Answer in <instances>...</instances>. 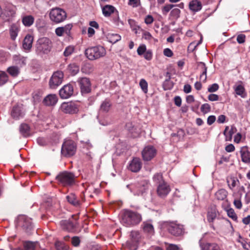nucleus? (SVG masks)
<instances>
[{
  "instance_id": "obj_29",
  "label": "nucleus",
  "mask_w": 250,
  "mask_h": 250,
  "mask_svg": "<svg viewBox=\"0 0 250 250\" xmlns=\"http://www.w3.org/2000/svg\"><path fill=\"white\" fill-rule=\"evenodd\" d=\"M228 191L223 188L219 189L215 194V198L218 200L223 201L225 200V201L228 203V200L227 199L228 196Z\"/></svg>"
},
{
  "instance_id": "obj_21",
  "label": "nucleus",
  "mask_w": 250,
  "mask_h": 250,
  "mask_svg": "<svg viewBox=\"0 0 250 250\" xmlns=\"http://www.w3.org/2000/svg\"><path fill=\"white\" fill-rule=\"evenodd\" d=\"M102 12L103 15L106 17H109L111 14L115 13L117 17V19L119 20V19L118 11L112 5H105L102 8Z\"/></svg>"
},
{
  "instance_id": "obj_54",
  "label": "nucleus",
  "mask_w": 250,
  "mask_h": 250,
  "mask_svg": "<svg viewBox=\"0 0 250 250\" xmlns=\"http://www.w3.org/2000/svg\"><path fill=\"white\" fill-rule=\"evenodd\" d=\"M128 4L133 8L137 7L141 5L140 0H128Z\"/></svg>"
},
{
  "instance_id": "obj_7",
  "label": "nucleus",
  "mask_w": 250,
  "mask_h": 250,
  "mask_svg": "<svg viewBox=\"0 0 250 250\" xmlns=\"http://www.w3.org/2000/svg\"><path fill=\"white\" fill-rule=\"evenodd\" d=\"M36 46L38 51L43 54H47L52 48V42L49 38L42 37L37 41Z\"/></svg>"
},
{
  "instance_id": "obj_26",
  "label": "nucleus",
  "mask_w": 250,
  "mask_h": 250,
  "mask_svg": "<svg viewBox=\"0 0 250 250\" xmlns=\"http://www.w3.org/2000/svg\"><path fill=\"white\" fill-rule=\"evenodd\" d=\"M13 62L18 67H21L26 65V58L20 55H15L13 57Z\"/></svg>"
},
{
  "instance_id": "obj_35",
  "label": "nucleus",
  "mask_w": 250,
  "mask_h": 250,
  "mask_svg": "<svg viewBox=\"0 0 250 250\" xmlns=\"http://www.w3.org/2000/svg\"><path fill=\"white\" fill-rule=\"evenodd\" d=\"M234 88L237 95L240 96L243 98H245L246 97L247 93L244 87L242 85L239 84L234 87Z\"/></svg>"
},
{
  "instance_id": "obj_28",
  "label": "nucleus",
  "mask_w": 250,
  "mask_h": 250,
  "mask_svg": "<svg viewBox=\"0 0 250 250\" xmlns=\"http://www.w3.org/2000/svg\"><path fill=\"white\" fill-rule=\"evenodd\" d=\"M202 8V3L198 0H192L189 3V9L194 12L200 11Z\"/></svg>"
},
{
  "instance_id": "obj_17",
  "label": "nucleus",
  "mask_w": 250,
  "mask_h": 250,
  "mask_svg": "<svg viewBox=\"0 0 250 250\" xmlns=\"http://www.w3.org/2000/svg\"><path fill=\"white\" fill-rule=\"evenodd\" d=\"M170 191V188L169 185L165 182H163L157 186V193L159 196L164 198L165 197Z\"/></svg>"
},
{
  "instance_id": "obj_41",
  "label": "nucleus",
  "mask_w": 250,
  "mask_h": 250,
  "mask_svg": "<svg viewBox=\"0 0 250 250\" xmlns=\"http://www.w3.org/2000/svg\"><path fill=\"white\" fill-rule=\"evenodd\" d=\"M229 129V126H226L225 130L224 131L223 134L225 136L226 141H230L232 139V136L234 132L233 131V128H231L229 132H227Z\"/></svg>"
},
{
  "instance_id": "obj_23",
  "label": "nucleus",
  "mask_w": 250,
  "mask_h": 250,
  "mask_svg": "<svg viewBox=\"0 0 250 250\" xmlns=\"http://www.w3.org/2000/svg\"><path fill=\"white\" fill-rule=\"evenodd\" d=\"M11 115L13 119L18 120L21 117H23L24 112L22 111L21 106L19 105H16L13 107L11 112Z\"/></svg>"
},
{
  "instance_id": "obj_1",
  "label": "nucleus",
  "mask_w": 250,
  "mask_h": 250,
  "mask_svg": "<svg viewBox=\"0 0 250 250\" xmlns=\"http://www.w3.org/2000/svg\"><path fill=\"white\" fill-rule=\"evenodd\" d=\"M121 223L126 227H133L139 224L142 221V214L137 211L124 209L120 213Z\"/></svg>"
},
{
  "instance_id": "obj_61",
  "label": "nucleus",
  "mask_w": 250,
  "mask_h": 250,
  "mask_svg": "<svg viewBox=\"0 0 250 250\" xmlns=\"http://www.w3.org/2000/svg\"><path fill=\"white\" fill-rule=\"evenodd\" d=\"M56 34L59 37L62 36L64 33L62 27H59L55 29Z\"/></svg>"
},
{
  "instance_id": "obj_9",
  "label": "nucleus",
  "mask_w": 250,
  "mask_h": 250,
  "mask_svg": "<svg viewBox=\"0 0 250 250\" xmlns=\"http://www.w3.org/2000/svg\"><path fill=\"white\" fill-rule=\"evenodd\" d=\"M130 239L127 241V246L131 250H136L138 243L141 238L140 232L138 230H132L130 234Z\"/></svg>"
},
{
  "instance_id": "obj_31",
  "label": "nucleus",
  "mask_w": 250,
  "mask_h": 250,
  "mask_svg": "<svg viewBox=\"0 0 250 250\" xmlns=\"http://www.w3.org/2000/svg\"><path fill=\"white\" fill-rule=\"evenodd\" d=\"M111 105L112 104L110 101L109 99H106L100 105V112L107 113L109 111Z\"/></svg>"
},
{
  "instance_id": "obj_16",
  "label": "nucleus",
  "mask_w": 250,
  "mask_h": 250,
  "mask_svg": "<svg viewBox=\"0 0 250 250\" xmlns=\"http://www.w3.org/2000/svg\"><path fill=\"white\" fill-rule=\"evenodd\" d=\"M125 128L133 137L138 136L141 133V127L138 124H133L131 122L126 124Z\"/></svg>"
},
{
  "instance_id": "obj_49",
  "label": "nucleus",
  "mask_w": 250,
  "mask_h": 250,
  "mask_svg": "<svg viewBox=\"0 0 250 250\" xmlns=\"http://www.w3.org/2000/svg\"><path fill=\"white\" fill-rule=\"evenodd\" d=\"M163 86L165 90H170L173 87V83L172 82L168 80H166L164 82Z\"/></svg>"
},
{
  "instance_id": "obj_13",
  "label": "nucleus",
  "mask_w": 250,
  "mask_h": 250,
  "mask_svg": "<svg viewBox=\"0 0 250 250\" xmlns=\"http://www.w3.org/2000/svg\"><path fill=\"white\" fill-rule=\"evenodd\" d=\"M157 150L153 146H146L142 151L143 159L145 161H150L156 155Z\"/></svg>"
},
{
  "instance_id": "obj_45",
  "label": "nucleus",
  "mask_w": 250,
  "mask_h": 250,
  "mask_svg": "<svg viewBox=\"0 0 250 250\" xmlns=\"http://www.w3.org/2000/svg\"><path fill=\"white\" fill-rule=\"evenodd\" d=\"M75 50V47L72 45L67 46L63 52V55L65 57H68L72 54Z\"/></svg>"
},
{
  "instance_id": "obj_60",
  "label": "nucleus",
  "mask_w": 250,
  "mask_h": 250,
  "mask_svg": "<svg viewBox=\"0 0 250 250\" xmlns=\"http://www.w3.org/2000/svg\"><path fill=\"white\" fill-rule=\"evenodd\" d=\"M144 58L148 60H151L152 58V52L151 50H147L145 52V53L144 54Z\"/></svg>"
},
{
  "instance_id": "obj_53",
  "label": "nucleus",
  "mask_w": 250,
  "mask_h": 250,
  "mask_svg": "<svg viewBox=\"0 0 250 250\" xmlns=\"http://www.w3.org/2000/svg\"><path fill=\"white\" fill-rule=\"evenodd\" d=\"M210 106L208 104H204L201 107V111L204 114H206L210 111Z\"/></svg>"
},
{
  "instance_id": "obj_48",
  "label": "nucleus",
  "mask_w": 250,
  "mask_h": 250,
  "mask_svg": "<svg viewBox=\"0 0 250 250\" xmlns=\"http://www.w3.org/2000/svg\"><path fill=\"white\" fill-rule=\"evenodd\" d=\"M81 240L79 236H75L71 238V243L74 247H79L80 246Z\"/></svg>"
},
{
  "instance_id": "obj_63",
  "label": "nucleus",
  "mask_w": 250,
  "mask_h": 250,
  "mask_svg": "<svg viewBox=\"0 0 250 250\" xmlns=\"http://www.w3.org/2000/svg\"><path fill=\"white\" fill-rule=\"evenodd\" d=\"M216 120V117L214 115H210L208 117L207 119V123L208 125H210L214 123Z\"/></svg>"
},
{
  "instance_id": "obj_37",
  "label": "nucleus",
  "mask_w": 250,
  "mask_h": 250,
  "mask_svg": "<svg viewBox=\"0 0 250 250\" xmlns=\"http://www.w3.org/2000/svg\"><path fill=\"white\" fill-rule=\"evenodd\" d=\"M7 71L12 77H16L20 73V69L18 66H12L7 68Z\"/></svg>"
},
{
  "instance_id": "obj_40",
  "label": "nucleus",
  "mask_w": 250,
  "mask_h": 250,
  "mask_svg": "<svg viewBox=\"0 0 250 250\" xmlns=\"http://www.w3.org/2000/svg\"><path fill=\"white\" fill-rule=\"evenodd\" d=\"M227 182L229 188L232 189L236 186L237 183H239V181L236 178L230 177L227 179Z\"/></svg>"
},
{
  "instance_id": "obj_6",
  "label": "nucleus",
  "mask_w": 250,
  "mask_h": 250,
  "mask_svg": "<svg viewBox=\"0 0 250 250\" xmlns=\"http://www.w3.org/2000/svg\"><path fill=\"white\" fill-rule=\"evenodd\" d=\"M73 217V216H72ZM61 228L69 232H76L79 229V223L76 219L72 217L68 220H62L60 221Z\"/></svg>"
},
{
  "instance_id": "obj_10",
  "label": "nucleus",
  "mask_w": 250,
  "mask_h": 250,
  "mask_svg": "<svg viewBox=\"0 0 250 250\" xmlns=\"http://www.w3.org/2000/svg\"><path fill=\"white\" fill-rule=\"evenodd\" d=\"M167 229L168 232L175 236H179L184 234L183 226L175 222H170L167 224Z\"/></svg>"
},
{
  "instance_id": "obj_59",
  "label": "nucleus",
  "mask_w": 250,
  "mask_h": 250,
  "mask_svg": "<svg viewBox=\"0 0 250 250\" xmlns=\"http://www.w3.org/2000/svg\"><path fill=\"white\" fill-rule=\"evenodd\" d=\"M154 21L153 17L150 15H147L145 19V22L146 24H150Z\"/></svg>"
},
{
  "instance_id": "obj_50",
  "label": "nucleus",
  "mask_w": 250,
  "mask_h": 250,
  "mask_svg": "<svg viewBox=\"0 0 250 250\" xmlns=\"http://www.w3.org/2000/svg\"><path fill=\"white\" fill-rule=\"evenodd\" d=\"M181 11L178 8H174L173 9L170 13V15L172 18L177 19L180 16Z\"/></svg>"
},
{
  "instance_id": "obj_32",
  "label": "nucleus",
  "mask_w": 250,
  "mask_h": 250,
  "mask_svg": "<svg viewBox=\"0 0 250 250\" xmlns=\"http://www.w3.org/2000/svg\"><path fill=\"white\" fill-rule=\"evenodd\" d=\"M20 132L24 137H29L31 135L30 127L26 124H22L20 126Z\"/></svg>"
},
{
  "instance_id": "obj_47",
  "label": "nucleus",
  "mask_w": 250,
  "mask_h": 250,
  "mask_svg": "<svg viewBox=\"0 0 250 250\" xmlns=\"http://www.w3.org/2000/svg\"><path fill=\"white\" fill-rule=\"evenodd\" d=\"M139 85L145 93H147L148 91V84L147 82L144 79H142L139 83Z\"/></svg>"
},
{
  "instance_id": "obj_25",
  "label": "nucleus",
  "mask_w": 250,
  "mask_h": 250,
  "mask_svg": "<svg viewBox=\"0 0 250 250\" xmlns=\"http://www.w3.org/2000/svg\"><path fill=\"white\" fill-rule=\"evenodd\" d=\"M58 102V98L55 94H49L46 96L43 101L44 104L47 106L55 105Z\"/></svg>"
},
{
  "instance_id": "obj_34",
  "label": "nucleus",
  "mask_w": 250,
  "mask_h": 250,
  "mask_svg": "<svg viewBox=\"0 0 250 250\" xmlns=\"http://www.w3.org/2000/svg\"><path fill=\"white\" fill-rule=\"evenodd\" d=\"M19 31V28L17 25L14 24L11 26L9 32L10 38L12 40L14 41L16 39Z\"/></svg>"
},
{
  "instance_id": "obj_39",
  "label": "nucleus",
  "mask_w": 250,
  "mask_h": 250,
  "mask_svg": "<svg viewBox=\"0 0 250 250\" xmlns=\"http://www.w3.org/2000/svg\"><path fill=\"white\" fill-rule=\"evenodd\" d=\"M24 250H35L36 243L30 241H25L23 244Z\"/></svg>"
},
{
  "instance_id": "obj_20",
  "label": "nucleus",
  "mask_w": 250,
  "mask_h": 250,
  "mask_svg": "<svg viewBox=\"0 0 250 250\" xmlns=\"http://www.w3.org/2000/svg\"><path fill=\"white\" fill-rule=\"evenodd\" d=\"M142 163L139 158H134L130 162L128 166V169L133 172L139 171L142 168Z\"/></svg>"
},
{
  "instance_id": "obj_64",
  "label": "nucleus",
  "mask_w": 250,
  "mask_h": 250,
  "mask_svg": "<svg viewBox=\"0 0 250 250\" xmlns=\"http://www.w3.org/2000/svg\"><path fill=\"white\" fill-rule=\"evenodd\" d=\"M164 54L165 56L171 57L173 56V52L169 48H166L164 50Z\"/></svg>"
},
{
  "instance_id": "obj_19",
  "label": "nucleus",
  "mask_w": 250,
  "mask_h": 250,
  "mask_svg": "<svg viewBox=\"0 0 250 250\" xmlns=\"http://www.w3.org/2000/svg\"><path fill=\"white\" fill-rule=\"evenodd\" d=\"M217 213L215 209H211L208 211L207 213V220L209 224L210 227L213 229L215 230L216 228H220L221 227V223L219 222L217 225L215 227L213 224V221L216 219Z\"/></svg>"
},
{
  "instance_id": "obj_36",
  "label": "nucleus",
  "mask_w": 250,
  "mask_h": 250,
  "mask_svg": "<svg viewBox=\"0 0 250 250\" xmlns=\"http://www.w3.org/2000/svg\"><path fill=\"white\" fill-rule=\"evenodd\" d=\"M34 21V18L31 15L25 16L22 18V22L25 26H30Z\"/></svg>"
},
{
  "instance_id": "obj_42",
  "label": "nucleus",
  "mask_w": 250,
  "mask_h": 250,
  "mask_svg": "<svg viewBox=\"0 0 250 250\" xmlns=\"http://www.w3.org/2000/svg\"><path fill=\"white\" fill-rule=\"evenodd\" d=\"M226 211L227 212L228 216L231 218L233 221H237V216L235 213L234 209L232 208H225Z\"/></svg>"
},
{
  "instance_id": "obj_46",
  "label": "nucleus",
  "mask_w": 250,
  "mask_h": 250,
  "mask_svg": "<svg viewBox=\"0 0 250 250\" xmlns=\"http://www.w3.org/2000/svg\"><path fill=\"white\" fill-rule=\"evenodd\" d=\"M175 4H166L162 8V12L163 15H167L171 9L175 7Z\"/></svg>"
},
{
  "instance_id": "obj_43",
  "label": "nucleus",
  "mask_w": 250,
  "mask_h": 250,
  "mask_svg": "<svg viewBox=\"0 0 250 250\" xmlns=\"http://www.w3.org/2000/svg\"><path fill=\"white\" fill-rule=\"evenodd\" d=\"M153 182L158 185L161 184L163 182H165L162 174L161 173H157L155 174L153 177Z\"/></svg>"
},
{
  "instance_id": "obj_58",
  "label": "nucleus",
  "mask_w": 250,
  "mask_h": 250,
  "mask_svg": "<svg viewBox=\"0 0 250 250\" xmlns=\"http://www.w3.org/2000/svg\"><path fill=\"white\" fill-rule=\"evenodd\" d=\"M236 40L239 43H243L246 41V36L244 34H239L237 36Z\"/></svg>"
},
{
  "instance_id": "obj_18",
  "label": "nucleus",
  "mask_w": 250,
  "mask_h": 250,
  "mask_svg": "<svg viewBox=\"0 0 250 250\" xmlns=\"http://www.w3.org/2000/svg\"><path fill=\"white\" fill-rule=\"evenodd\" d=\"M240 154L242 162L246 164H250V151L247 146L240 147Z\"/></svg>"
},
{
  "instance_id": "obj_51",
  "label": "nucleus",
  "mask_w": 250,
  "mask_h": 250,
  "mask_svg": "<svg viewBox=\"0 0 250 250\" xmlns=\"http://www.w3.org/2000/svg\"><path fill=\"white\" fill-rule=\"evenodd\" d=\"M236 240L237 242L240 243L242 245L244 249H247V242L245 239L240 235L239 233L238 234V237Z\"/></svg>"
},
{
  "instance_id": "obj_38",
  "label": "nucleus",
  "mask_w": 250,
  "mask_h": 250,
  "mask_svg": "<svg viewBox=\"0 0 250 250\" xmlns=\"http://www.w3.org/2000/svg\"><path fill=\"white\" fill-rule=\"evenodd\" d=\"M68 70L72 75H75L79 72V66L75 63H71L68 66Z\"/></svg>"
},
{
  "instance_id": "obj_24",
  "label": "nucleus",
  "mask_w": 250,
  "mask_h": 250,
  "mask_svg": "<svg viewBox=\"0 0 250 250\" xmlns=\"http://www.w3.org/2000/svg\"><path fill=\"white\" fill-rule=\"evenodd\" d=\"M197 69L201 72L200 76V80L205 82L207 80V67L205 63L203 62H199L197 64Z\"/></svg>"
},
{
  "instance_id": "obj_33",
  "label": "nucleus",
  "mask_w": 250,
  "mask_h": 250,
  "mask_svg": "<svg viewBox=\"0 0 250 250\" xmlns=\"http://www.w3.org/2000/svg\"><path fill=\"white\" fill-rule=\"evenodd\" d=\"M142 228L143 231L149 234H153L154 233V229L153 225L147 222H144L142 225Z\"/></svg>"
},
{
  "instance_id": "obj_11",
  "label": "nucleus",
  "mask_w": 250,
  "mask_h": 250,
  "mask_svg": "<svg viewBox=\"0 0 250 250\" xmlns=\"http://www.w3.org/2000/svg\"><path fill=\"white\" fill-rule=\"evenodd\" d=\"M63 73L61 71H57L55 72L49 81V86L51 88H56L60 85L63 78Z\"/></svg>"
},
{
  "instance_id": "obj_55",
  "label": "nucleus",
  "mask_w": 250,
  "mask_h": 250,
  "mask_svg": "<svg viewBox=\"0 0 250 250\" xmlns=\"http://www.w3.org/2000/svg\"><path fill=\"white\" fill-rule=\"evenodd\" d=\"M219 87V85L217 83H213L208 86V90L210 93L214 92L218 90Z\"/></svg>"
},
{
  "instance_id": "obj_52",
  "label": "nucleus",
  "mask_w": 250,
  "mask_h": 250,
  "mask_svg": "<svg viewBox=\"0 0 250 250\" xmlns=\"http://www.w3.org/2000/svg\"><path fill=\"white\" fill-rule=\"evenodd\" d=\"M8 81V76L5 72H2L0 74V85L4 84Z\"/></svg>"
},
{
  "instance_id": "obj_22",
  "label": "nucleus",
  "mask_w": 250,
  "mask_h": 250,
  "mask_svg": "<svg viewBox=\"0 0 250 250\" xmlns=\"http://www.w3.org/2000/svg\"><path fill=\"white\" fill-rule=\"evenodd\" d=\"M201 250H223L221 247L216 243H203L200 242Z\"/></svg>"
},
{
  "instance_id": "obj_8",
  "label": "nucleus",
  "mask_w": 250,
  "mask_h": 250,
  "mask_svg": "<svg viewBox=\"0 0 250 250\" xmlns=\"http://www.w3.org/2000/svg\"><path fill=\"white\" fill-rule=\"evenodd\" d=\"M149 187V181L146 179H140L135 182L133 186V190L138 195L142 194Z\"/></svg>"
},
{
  "instance_id": "obj_4",
  "label": "nucleus",
  "mask_w": 250,
  "mask_h": 250,
  "mask_svg": "<svg viewBox=\"0 0 250 250\" xmlns=\"http://www.w3.org/2000/svg\"><path fill=\"white\" fill-rule=\"evenodd\" d=\"M49 18L52 22L60 23L65 21L67 18V14L63 9L56 7L50 11Z\"/></svg>"
},
{
  "instance_id": "obj_30",
  "label": "nucleus",
  "mask_w": 250,
  "mask_h": 250,
  "mask_svg": "<svg viewBox=\"0 0 250 250\" xmlns=\"http://www.w3.org/2000/svg\"><path fill=\"white\" fill-rule=\"evenodd\" d=\"M66 198L67 201L72 205L76 207H78L80 206V201L75 194L70 193Z\"/></svg>"
},
{
  "instance_id": "obj_2",
  "label": "nucleus",
  "mask_w": 250,
  "mask_h": 250,
  "mask_svg": "<svg viewBox=\"0 0 250 250\" xmlns=\"http://www.w3.org/2000/svg\"><path fill=\"white\" fill-rule=\"evenodd\" d=\"M84 54L88 60L94 61L104 57L106 51L104 46L99 45L86 49Z\"/></svg>"
},
{
  "instance_id": "obj_3",
  "label": "nucleus",
  "mask_w": 250,
  "mask_h": 250,
  "mask_svg": "<svg viewBox=\"0 0 250 250\" xmlns=\"http://www.w3.org/2000/svg\"><path fill=\"white\" fill-rule=\"evenodd\" d=\"M76 177L71 172L64 171L56 177L57 183L63 187H71L75 185Z\"/></svg>"
},
{
  "instance_id": "obj_15",
  "label": "nucleus",
  "mask_w": 250,
  "mask_h": 250,
  "mask_svg": "<svg viewBox=\"0 0 250 250\" xmlns=\"http://www.w3.org/2000/svg\"><path fill=\"white\" fill-rule=\"evenodd\" d=\"M73 86L71 84L64 85L59 91L60 96L62 99H65L70 97L73 94Z\"/></svg>"
},
{
  "instance_id": "obj_57",
  "label": "nucleus",
  "mask_w": 250,
  "mask_h": 250,
  "mask_svg": "<svg viewBox=\"0 0 250 250\" xmlns=\"http://www.w3.org/2000/svg\"><path fill=\"white\" fill-rule=\"evenodd\" d=\"M63 28L64 32L67 35H69L70 34V30H71L73 25L72 24H67L64 26H62Z\"/></svg>"
},
{
  "instance_id": "obj_56",
  "label": "nucleus",
  "mask_w": 250,
  "mask_h": 250,
  "mask_svg": "<svg viewBox=\"0 0 250 250\" xmlns=\"http://www.w3.org/2000/svg\"><path fill=\"white\" fill-rule=\"evenodd\" d=\"M146 51V46L145 44H142L139 46L137 49V53L139 55L144 54Z\"/></svg>"
},
{
  "instance_id": "obj_27",
  "label": "nucleus",
  "mask_w": 250,
  "mask_h": 250,
  "mask_svg": "<svg viewBox=\"0 0 250 250\" xmlns=\"http://www.w3.org/2000/svg\"><path fill=\"white\" fill-rule=\"evenodd\" d=\"M33 42V37L30 34H27L23 41L22 46L23 48L25 50H30L32 46Z\"/></svg>"
},
{
  "instance_id": "obj_5",
  "label": "nucleus",
  "mask_w": 250,
  "mask_h": 250,
  "mask_svg": "<svg viewBox=\"0 0 250 250\" xmlns=\"http://www.w3.org/2000/svg\"><path fill=\"white\" fill-rule=\"evenodd\" d=\"M77 150L76 143L71 140H66L63 143L61 153L65 157H70L74 155Z\"/></svg>"
},
{
  "instance_id": "obj_12",
  "label": "nucleus",
  "mask_w": 250,
  "mask_h": 250,
  "mask_svg": "<svg viewBox=\"0 0 250 250\" xmlns=\"http://www.w3.org/2000/svg\"><path fill=\"white\" fill-rule=\"evenodd\" d=\"M61 110L66 114H75L79 111V105L74 102L63 103L61 105Z\"/></svg>"
},
{
  "instance_id": "obj_62",
  "label": "nucleus",
  "mask_w": 250,
  "mask_h": 250,
  "mask_svg": "<svg viewBox=\"0 0 250 250\" xmlns=\"http://www.w3.org/2000/svg\"><path fill=\"white\" fill-rule=\"evenodd\" d=\"M208 99L210 101H217L219 100V96L215 94H210L208 96Z\"/></svg>"
},
{
  "instance_id": "obj_14",
  "label": "nucleus",
  "mask_w": 250,
  "mask_h": 250,
  "mask_svg": "<svg viewBox=\"0 0 250 250\" xmlns=\"http://www.w3.org/2000/svg\"><path fill=\"white\" fill-rule=\"evenodd\" d=\"M77 82L83 94L88 93L91 91V83L89 79L85 77L80 78Z\"/></svg>"
},
{
  "instance_id": "obj_44",
  "label": "nucleus",
  "mask_w": 250,
  "mask_h": 250,
  "mask_svg": "<svg viewBox=\"0 0 250 250\" xmlns=\"http://www.w3.org/2000/svg\"><path fill=\"white\" fill-rule=\"evenodd\" d=\"M55 245L57 250H69V246L60 241L56 242Z\"/></svg>"
}]
</instances>
